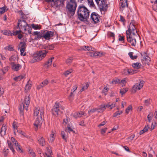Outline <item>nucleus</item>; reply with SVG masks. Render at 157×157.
Masks as SVG:
<instances>
[{
  "instance_id": "obj_3",
  "label": "nucleus",
  "mask_w": 157,
  "mask_h": 157,
  "mask_svg": "<svg viewBox=\"0 0 157 157\" xmlns=\"http://www.w3.org/2000/svg\"><path fill=\"white\" fill-rule=\"evenodd\" d=\"M60 109H63V107H61L60 104L59 103H56L53 109H52V114L56 117L62 113Z\"/></svg>"
},
{
  "instance_id": "obj_61",
  "label": "nucleus",
  "mask_w": 157,
  "mask_h": 157,
  "mask_svg": "<svg viewBox=\"0 0 157 157\" xmlns=\"http://www.w3.org/2000/svg\"><path fill=\"white\" fill-rule=\"evenodd\" d=\"M111 83L113 84H116L117 83H120V80L118 79H117L111 82Z\"/></svg>"
},
{
  "instance_id": "obj_49",
  "label": "nucleus",
  "mask_w": 157,
  "mask_h": 157,
  "mask_svg": "<svg viewBox=\"0 0 157 157\" xmlns=\"http://www.w3.org/2000/svg\"><path fill=\"white\" fill-rule=\"evenodd\" d=\"M147 118L149 122H150L153 117V114L152 113H150L147 116Z\"/></svg>"
},
{
  "instance_id": "obj_2",
  "label": "nucleus",
  "mask_w": 157,
  "mask_h": 157,
  "mask_svg": "<svg viewBox=\"0 0 157 157\" xmlns=\"http://www.w3.org/2000/svg\"><path fill=\"white\" fill-rule=\"evenodd\" d=\"M18 27L21 29L23 30L24 33L25 34H30L31 32L32 28L29 26L26 21L24 20H19L18 21Z\"/></svg>"
},
{
  "instance_id": "obj_56",
  "label": "nucleus",
  "mask_w": 157,
  "mask_h": 157,
  "mask_svg": "<svg viewBox=\"0 0 157 157\" xmlns=\"http://www.w3.org/2000/svg\"><path fill=\"white\" fill-rule=\"evenodd\" d=\"M72 72V70L70 69L69 70L67 71H66L64 73V74L65 75L67 76L69 75L70 73Z\"/></svg>"
},
{
  "instance_id": "obj_27",
  "label": "nucleus",
  "mask_w": 157,
  "mask_h": 157,
  "mask_svg": "<svg viewBox=\"0 0 157 157\" xmlns=\"http://www.w3.org/2000/svg\"><path fill=\"white\" fill-rule=\"evenodd\" d=\"M22 30H20L19 31H16L14 33V35H18L17 37L18 38L20 39H21L23 37V35L21 34L20 33L21 32Z\"/></svg>"
},
{
  "instance_id": "obj_44",
  "label": "nucleus",
  "mask_w": 157,
  "mask_h": 157,
  "mask_svg": "<svg viewBox=\"0 0 157 157\" xmlns=\"http://www.w3.org/2000/svg\"><path fill=\"white\" fill-rule=\"evenodd\" d=\"M151 100L150 99H147L144 101V103L146 106H149L151 104Z\"/></svg>"
},
{
  "instance_id": "obj_47",
  "label": "nucleus",
  "mask_w": 157,
  "mask_h": 157,
  "mask_svg": "<svg viewBox=\"0 0 157 157\" xmlns=\"http://www.w3.org/2000/svg\"><path fill=\"white\" fill-rule=\"evenodd\" d=\"M6 11L5 7H3L0 8V14L4 13Z\"/></svg>"
},
{
  "instance_id": "obj_25",
  "label": "nucleus",
  "mask_w": 157,
  "mask_h": 157,
  "mask_svg": "<svg viewBox=\"0 0 157 157\" xmlns=\"http://www.w3.org/2000/svg\"><path fill=\"white\" fill-rule=\"evenodd\" d=\"M32 86V84L31 82L29 81H28L25 87V92H27L30 90Z\"/></svg>"
},
{
  "instance_id": "obj_9",
  "label": "nucleus",
  "mask_w": 157,
  "mask_h": 157,
  "mask_svg": "<svg viewBox=\"0 0 157 157\" xmlns=\"http://www.w3.org/2000/svg\"><path fill=\"white\" fill-rule=\"evenodd\" d=\"M126 37L127 41L129 42L132 46H135L136 44V40L135 38L136 36H134L132 34H126Z\"/></svg>"
},
{
  "instance_id": "obj_11",
  "label": "nucleus",
  "mask_w": 157,
  "mask_h": 157,
  "mask_svg": "<svg viewBox=\"0 0 157 157\" xmlns=\"http://www.w3.org/2000/svg\"><path fill=\"white\" fill-rule=\"evenodd\" d=\"M54 35L53 32L48 31L43 33V38L46 40H49Z\"/></svg>"
},
{
  "instance_id": "obj_42",
  "label": "nucleus",
  "mask_w": 157,
  "mask_h": 157,
  "mask_svg": "<svg viewBox=\"0 0 157 157\" xmlns=\"http://www.w3.org/2000/svg\"><path fill=\"white\" fill-rule=\"evenodd\" d=\"M122 111H118L115 113L113 114V117H116L117 116L121 114L122 113Z\"/></svg>"
},
{
  "instance_id": "obj_48",
  "label": "nucleus",
  "mask_w": 157,
  "mask_h": 157,
  "mask_svg": "<svg viewBox=\"0 0 157 157\" xmlns=\"http://www.w3.org/2000/svg\"><path fill=\"white\" fill-rule=\"evenodd\" d=\"M23 76L22 75H20L14 78V79L16 81H20L23 79Z\"/></svg>"
},
{
  "instance_id": "obj_5",
  "label": "nucleus",
  "mask_w": 157,
  "mask_h": 157,
  "mask_svg": "<svg viewBox=\"0 0 157 157\" xmlns=\"http://www.w3.org/2000/svg\"><path fill=\"white\" fill-rule=\"evenodd\" d=\"M77 7L75 0H70L67 5V8L68 11L75 12Z\"/></svg>"
},
{
  "instance_id": "obj_64",
  "label": "nucleus",
  "mask_w": 157,
  "mask_h": 157,
  "mask_svg": "<svg viewBox=\"0 0 157 157\" xmlns=\"http://www.w3.org/2000/svg\"><path fill=\"white\" fill-rule=\"evenodd\" d=\"M77 88L78 86L77 85H75L73 86V88L71 89V91L75 93L76 90L77 89Z\"/></svg>"
},
{
  "instance_id": "obj_14",
  "label": "nucleus",
  "mask_w": 157,
  "mask_h": 157,
  "mask_svg": "<svg viewBox=\"0 0 157 157\" xmlns=\"http://www.w3.org/2000/svg\"><path fill=\"white\" fill-rule=\"evenodd\" d=\"M120 9L123 10L125 7H127V0H120L119 2Z\"/></svg>"
},
{
  "instance_id": "obj_63",
  "label": "nucleus",
  "mask_w": 157,
  "mask_h": 157,
  "mask_svg": "<svg viewBox=\"0 0 157 157\" xmlns=\"http://www.w3.org/2000/svg\"><path fill=\"white\" fill-rule=\"evenodd\" d=\"M102 106L104 107L105 109L106 108L109 107V103L108 104H102Z\"/></svg>"
},
{
  "instance_id": "obj_58",
  "label": "nucleus",
  "mask_w": 157,
  "mask_h": 157,
  "mask_svg": "<svg viewBox=\"0 0 157 157\" xmlns=\"http://www.w3.org/2000/svg\"><path fill=\"white\" fill-rule=\"evenodd\" d=\"M108 89L107 87H105L102 90V92L105 95H106V93L108 91Z\"/></svg>"
},
{
  "instance_id": "obj_1",
  "label": "nucleus",
  "mask_w": 157,
  "mask_h": 157,
  "mask_svg": "<svg viewBox=\"0 0 157 157\" xmlns=\"http://www.w3.org/2000/svg\"><path fill=\"white\" fill-rule=\"evenodd\" d=\"M78 18L80 21H85L89 17L90 12L84 6H79L78 8Z\"/></svg>"
},
{
  "instance_id": "obj_62",
  "label": "nucleus",
  "mask_w": 157,
  "mask_h": 157,
  "mask_svg": "<svg viewBox=\"0 0 157 157\" xmlns=\"http://www.w3.org/2000/svg\"><path fill=\"white\" fill-rule=\"evenodd\" d=\"M72 58L70 57L66 60V62L67 64H69L72 62Z\"/></svg>"
},
{
  "instance_id": "obj_4",
  "label": "nucleus",
  "mask_w": 157,
  "mask_h": 157,
  "mask_svg": "<svg viewBox=\"0 0 157 157\" xmlns=\"http://www.w3.org/2000/svg\"><path fill=\"white\" fill-rule=\"evenodd\" d=\"M48 52V51L45 50L40 51L34 55L33 59L36 61L41 60L46 56Z\"/></svg>"
},
{
  "instance_id": "obj_19",
  "label": "nucleus",
  "mask_w": 157,
  "mask_h": 157,
  "mask_svg": "<svg viewBox=\"0 0 157 157\" xmlns=\"http://www.w3.org/2000/svg\"><path fill=\"white\" fill-rule=\"evenodd\" d=\"M94 48H92L90 46H83L80 47V48L78 49V50H84L86 51V50L90 52L91 51H93Z\"/></svg>"
},
{
  "instance_id": "obj_10",
  "label": "nucleus",
  "mask_w": 157,
  "mask_h": 157,
  "mask_svg": "<svg viewBox=\"0 0 157 157\" xmlns=\"http://www.w3.org/2000/svg\"><path fill=\"white\" fill-rule=\"evenodd\" d=\"M144 82L143 81H140L138 83L136 84L132 87V92L135 93L137 90H140L143 86Z\"/></svg>"
},
{
  "instance_id": "obj_26",
  "label": "nucleus",
  "mask_w": 157,
  "mask_h": 157,
  "mask_svg": "<svg viewBox=\"0 0 157 157\" xmlns=\"http://www.w3.org/2000/svg\"><path fill=\"white\" fill-rule=\"evenodd\" d=\"M54 58L53 57H52L49 59L48 61L45 64V67H48L50 66L53 60L54 59Z\"/></svg>"
},
{
  "instance_id": "obj_35",
  "label": "nucleus",
  "mask_w": 157,
  "mask_h": 157,
  "mask_svg": "<svg viewBox=\"0 0 157 157\" xmlns=\"http://www.w3.org/2000/svg\"><path fill=\"white\" fill-rule=\"evenodd\" d=\"M102 106V105H101L98 108H97V111L98 113H102L105 111L104 107Z\"/></svg>"
},
{
  "instance_id": "obj_23",
  "label": "nucleus",
  "mask_w": 157,
  "mask_h": 157,
  "mask_svg": "<svg viewBox=\"0 0 157 157\" xmlns=\"http://www.w3.org/2000/svg\"><path fill=\"white\" fill-rule=\"evenodd\" d=\"M61 135L62 138L67 142V139L68 137V134L66 131H62L61 133Z\"/></svg>"
},
{
  "instance_id": "obj_45",
  "label": "nucleus",
  "mask_w": 157,
  "mask_h": 157,
  "mask_svg": "<svg viewBox=\"0 0 157 157\" xmlns=\"http://www.w3.org/2000/svg\"><path fill=\"white\" fill-rule=\"evenodd\" d=\"M102 53L101 52H94V55L93 57H96L97 56L100 57L101 56Z\"/></svg>"
},
{
  "instance_id": "obj_15",
  "label": "nucleus",
  "mask_w": 157,
  "mask_h": 157,
  "mask_svg": "<svg viewBox=\"0 0 157 157\" xmlns=\"http://www.w3.org/2000/svg\"><path fill=\"white\" fill-rule=\"evenodd\" d=\"M25 44L24 43H21L20 45L21 47L20 50L21 52V55L23 56H25L26 53L25 52V49L26 48Z\"/></svg>"
},
{
  "instance_id": "obj_40",
  "label": "nucleus",
  "mask_w": 157,
  "mask_h": 157,
  "mask_svg": "<svg viewBox=\"0 0 157 157\" xmlns=\"http://www.w3.org/2000/svg\"><path fill=\"white\" fill-rule=\"evenodd\" d=\"M8 146L10 147V150L13 152V154H14V153L15 152V151L14 150V149L13 148V145H12V144L11 143V142H9V141H8Z\"/></svg>"
},
{
  "instance_id": "obj_55",
  "label": "nucleus",
  "mask_w": 157,
  "mask_h": 157,
  "mask_svg": "<svg viewBox=\"0 0 157 157\" xmlns=\"http://www.w3.org/2000/svg\"><path fill=\"white\" fill-rule=\"evenodd\" d=\"M96 111H97V108H93L89 110L88 113L89 114H90V113H93Z\"/></svg>"
},
{
  "instance_id": "obj_60",
  "label": "nucleus",
  "mask_w": 157,
  "mask_h": 157,
  "mask_svg": "<svg viewBox=\"0 0 157 157\" xmlns=\"http://www.w3.org/2000/svg\"><path fill=\"white\" fill-rule=\"evenodd\" d=\"M19 109L21 111H22L23 109L26 110V109L25 108L24 105L23 104L20 106Z\"/></svg>"
},
{
  "instance_id": "obj_30",
  "label": "nucleus",
  "mask_w": 157,
  "mask_h": 157,
  "mask_svg": "<svg viewBox=\"0 0 157 157\" xmlns=\"http://www.w3.org/2000/svg\"><path fill=\"white\" fill-rule=\"evenodd\" d=\"M39 143L41 145L43 146L45 144V142L44 139L43 137H41L38 140Z\"/></svg>"
},
{
  "instance_id": "obj_32",
  "label": "nucleus",
  "mask_w": 157,
  "mask_h": 157,
  "mask_svg": "<svg viewBox=\"0 0 157 157\" xmlns=\"http://www.w3.org/2000/svg\"><path fill=\"white\" fill-rule=\"evenodd\" d=\"M132 66L134 68L139 69L140 67L141 64L140 63H136L132 64Z\"/></svg>"
},
{
  "instance_id": "obj_33",
  "label": "nucleus",
  "mask_w": 157,
  "mask_h": 157,
  "mask_svg": "<svg viewBox=\"0 0 157 157\" xmlns=\"http://www.w3.org/2000/svg\"><path fill=\"white\" fill-rule=\"evenodd\" d=\"M54 135L55 133L52 131L51 134L50 135V138L49 140V141L50 142L52 143L55 140Z\"/></svg>"
},
{
  "instance_id": "obj_12",
  "label": "nucleus",
  "mask_w": 157,
  "mask_h": 157,
  "mask_svg": "<svg viewBox=\"0 0 157 157\" xmlns=\"http://www.w3.org/2000/svg\"><path fill=\"white\" fill-rule=\"evenodd\" d=\"M29 95L28 96H26L24 101L23 102V104L24 105L25 108L26 109V110H27L28 108L30 102V98Z\"/></svg>"
},
{
  "instance_id": "obj_7",
  "label": "nucleus",
  "mask_w": 157,
  "mask_h": 157,
  "mask_svg": "<svg viewBox=\"0 0 157 157\" xmlns=\"http://www.w3.org/2000/svg\"><path fill=\"white\" fill-rule=\"evenodd\" d=\"M39 117H37L34 124V125L37 128L41 125L42 121V117H43V110L42 109L40 111Z\"/></svg>"
},
{
  "instance_id": "obj_29",
  "label": "nucleus",
  "mask_w": 157,
  "mask_h": 157,
  "mask_svg": "<svg viewBox=\"0 0 157 157\" xmlns=\"http://www.w3.org/2000/svg\"><path fill=\"white\" fill-rule=\"evenodd\" d=\"M28 152L30 155L33 157H35L36 155L35 152H34L33 149L30 147H29L28 149Z\"/></svg>"
},
{
  "instance_id": "obj_51",
  "label": "nucleus",
  "mask_w": 157,
  "mask_h": 157,
  "mask_svg": "<svg viewBox=\"0 0 157 157\" xmlns=\"http://www.w3.org/2000/svg\"><path fill=\"white\" fill-rule=\"evenodd\" d=\"M132 109V106L131 105H130L128 106V107L126 109L125 112L127 113L128 114L130 110H131Z\"/></svg>"
},
{
  "instance_id": "obj_20",
  "label": "nucleus",
  "mask_w": 157,
  "mask_h": 157,
  "mask_svg": "<svg viewBox=\"0 0 157 157\" xmlns=\"http://www.w3.org/2000/svg\"><path fill=\"white\" fill-rule=\"evenodd\" d=\"M7 127L4 124H3L0 131V133L2 136H4L6 134V131Z\"/></svg>"
},
{
  "instance_id": "obj_31",
  "label": "nucleus",
  "mask_w": 157,
  "mask_h": 157,
  "mask_svg": "<svg viewBox=\"0 0 157 157\" xmlns=\"http://www.w3.org/2000/svg\"><path fill=\"white\" fill-rule=\"evenodd\" d=\"M149 128V127L148 125H147V126H145L143 129L140 132V134H142L144 132H147Z\"/></svg>"
},
{
  "instance_id": "obj_22",
  "label": "nucleus",
  "mask_w": 157,
  "mask_h": 157,
  "mask_svg": "<svg viewBox=\"0 0 157 157\" xmlns=\"http://www.w3.org/2000/svg\"><path fill=\"white\" fill-rule=\"evenodd\" d=\"M13 140H14V141H13V144L15 145V146L17 147V151H21V152H22V151L21 150L20 146L18 144L16 140L14 138H12V141H13Z\"/></svg>"
},
{
  "instance_id": "obj_41",
  "label": "nucleus",
  "mask_w": 157,
  "mask_h": 157,
  "mask_svg": "<svg viewBox=\"0 0 157 157\" xmlns=\"http://www.w3.org/2000/svg\"><path fill=\"white\" fill-rule=\"evenodd\" d=\"M136 70L132 69H128V75H132L136 72Z\"/></svg>"
},
{
  "instance_id": "obj_34",
  "label": "nucleus",
  "mask_w": 157,
  "mask_h": 157,
  "mask_svg": "<svg viewBox=\"0 0 157 157\" xmlns=\"http://www.w3.org/2000/svg\"><path fill=\"white\" fill-rule=\"evenodd\" d=\"M10 61V64H12V63H15L14 62L17 60V57L15 56H11L9 59Z\"/></svg>"
},
{
  "instance_id": "obj_43",
  "label": "nucleus",
  "mask_w": 157,
  "mask_h": 157,
  "mask_svg": "<svg viewBox=\"0 0 157 157\" xmlns=\"http://www.w3.org/2000/svg\"><path fill=\"white\" fill-rule=\"evenodd\" d=\"M2 32L3 34L5 35H10V31L6 30L2 31Z\"/></svg>"
},
{
  "instance_id": "obj_37",
  "label": "nucleus",
  "mask_w": 157,
  "mask_h": 157,
  "mask_svg": "<svg viewBox=\"0 0 157 157\" xmlns=\"http://www.w3.org/2000/svg\"><path fill=\"white\" fill-rule=\"evenodd\" d=\"M89 6L91 7H94L95 5L93 0H87Z\"/></svg>"
},
{
  "instance_id": "obj_28",
  "label": "nucleus",
  "mask_w": 157,
  "mask_h": 157,
  "mask_svg": "<svg viewBox=\"0 0 157 157\" xmlns=\"http://www.w3.org/2000/svg\"><path fill=\"white\" fill-rule=\"evenodd\" d=\"M89 86L88 83L87 82L86 83L84 84L83 85L82 89L80 90L79 92L81 93L83 91L87 89Z\"/></svg>"
},
{
  "instance_id": "obj_18",
  "label": "nucleus",
  "mask_w": 157,
  "mask_h": 157,
  "mask_svg": "<svg viewBox=\"0 0 157 157\" xmlns=\"http://www.w3.org/2000/svg\"><path fill=\"white\" fill-rule=\"evenodd\" d=\"M13 70L15 71H17L21 68V66L19 64H16L15 63H12L11 65Z\"/></svg>"
},
{
  "instance_id": "obj_59",
  "label": "nucleus",
  "mask_w": 157,
  "mask_h": 157,
  "mask_svg": "<svg viewBox=\"0 0 157 157\" xmlns=\"http://www.w3.org/2000/svg\"><path fill=\"white\" fill-rule=\"evenodd\" d=\"M122 74L124 75H128V69H124L122 72Z\"/></svg>"
},
{
  "instance_id": "obj_17",
  "label": "nucleus",
  "mask_w": 157,
  "mask_h": 157,
  "mask_svg": "<svg viewBox=\"0 0 157 157\" xmlns=\"http://www.w3.org/2000/svg\"><path fill=\"white\" fill-rule=\"evenodd\" d=\"M33 35L35 36V39L36 40L41 38H43V33L40 32L36 31L33 33Z\"/></svg>"
},
{
  "instance_id": "obj_8",
  "label": "nucleus",
  "mask_w": 157,
  "mask_h": 157,
  "mask_svg": "<svg viewBox=\"0 0 157 157\" xmlns=\"http://www.w3.org/2000/svg\"><path fill=\"white\" fill-rule=\"evenodd\" d=\"M105 1V0H100L96 2L101 11H105L107 9L108 6Z\"/></svg>"
},
{
  "instance_id": "obj_52",
  "label": "nucleus",
  "mask_w": 157,
  "mask_h": 157,
  "mask_svg": "<svg viewBox=\"0 0 157 157\" xmlns=\"http://www.w3.org/2000/svg\"><path fill=\"white\" fill-rule=\"evenodd\" d=\"M94 50L93 51H91L90 52H89L87 53V55L89 56L93 57L94 55Z\"/></svg>"
},
{
  "instance_id": "obj_24",
  "label": "nucleus",
  "mask_w": 157,
  "mask_h": 157,
  "mask_svg": "<svg viewBox=\"0 0 157 157\" xmlns=\"http://www.w3.org/2000/svg\"><path fill=\"white\" fill-rule=\"evenodd\" d=\"M13 128L14 130V133L16 135V132H18V130L17 129L18 125L17 123L15 121H13Z\"/></svg>"
},
{
  "instance_id": "obj_50",
  "label": "nucleus",
  "mask_w": 157,
  "mask_h": 157,
  "mask_svg": "<svg viewBox=\"0 0 157 157\" xmlns=\"http://www.w3.org/2000/svg\"><path fill=\"white\" fill-rule=\"evenodd\" d=\"M127 91L128 90L127 89L124 88L120 90V93L121 95H123L127 92Z\"/></svg>"
},
{
  "instance_id": "obj_54",
  "label": "nucleus",
  "mask_w": 157,
  "mask_h": 157,
  "mask_svg": "<svg viewBox=\"0 0 157 157\" xmlns=\"http://www.w3.org/2000/svg\"><path fill=\"white\" fill-rule=\"evenodd\" d=\"M32 26L33 28L35 29H40V27L37 25H35L34 24H32Z\"/></svg>"
},
{
  "instance_id": "obj_46",
  "label": "nucleus",
  "mask_w": 157,
  "mask_h": 157,
  "mask_svg": "<svg viewBox=\"0 0 157 157\" xmlns=\"http://www.w3.org/2000/svg\"><path fill=\"white\" fill-rule=\"evenodd\" d=\"M49 83V81L47 80L46 79L44 80L43 82H42L41 83V85L43 86L44 87V86H45L46 85H47L48 83Z\"/></svg>"
},
{
  "instance_id": "obj_16",
  "label": "nucleus",
  "mask_w": 157,
  "mask_h": 157,
  "mask_svg": "<svg viewBox=\"0 0 157 157\" xmlns=\"http://www.w3.org/2000/svg\"><path fill=\"white\" fill-rule=\"evenodd\" d=\"M43 109V113H44V109L43 107H41L40 108L38 107H36L34 109V116L39 117V114H40L41 110Z\"/></svg>"
},
{
  "instance_id": "obj_36",
  "label": "nucleus",
  "mask_w": 157,
  "mask_h": 157,
  "mask_svg": "<svg viewBox=\"0 0 157 157\" xmlns=\"http://www.w3.org/2000/svg\"><path fill=\"white\" fill-rule=\"evenodd\" d=\"M54 48L53 44H51L45 46L44 47V48L45 49L53 50Z\"/></svg>"
},
{
  "instance_id": "obj_39",
  "label": "nucleus",
  "mask_w": 157,
  "mask_h": 157,
  "mask_svg": "<svg viewBox=\"0 0 157 157\" xmlns=\"http://www.w3.org/2000/svg\"><path fill=\"white\" fill-rule=\"evenodd\" d=\"M13 47L11 45H9L5 47L4 49L6 50L13 51L14 50Z\"/></svg>"
},
{
  "instance_id": "obj_21",
  "label": "nucleus",
  "mask_w": 157,
  "mask_h": 157,
  "mask_svg": "<svg viewBox=\"0 0 157 157\" xmlns=\"http://www.w3.org/2000/svg\"><path fill=\"white\" fill-rule=\"evenodd\" d=\"M84 114V113L82 111L77 112L72 114L73 117L75 118H77L81 117L82 115Z\"/></svg>"
},
{
  "instance_id": "obj_6",
  "label": "nucleus",
  "mask_w": 157,
  "mask_h": 157,
  "mask_svg": "<svg viewBox=\"0 0 157 157\" xmlns=\"http://www.w3.org/2000/svg\"><path fill=\"white\" fill-rule=\"evenodd\" d=\"M126 34H132L133 35L137 36L138 34L135 25L132 22L130 23L128 30L126 31Z\"/></svg>"
},
{
  "instance_id": "obj_53",
  "label": "nucleus",
  "mask_w": 157,
  "mask_h": 157,
  "mask_svg": "<svg viewBox=\"0 0 157 157\" xmlns=\"http://www.w3.org/2000/svg\"><path fill=\"white\" fill-rule=\"evenodd\" d=\"M67 130H68V132L69 133L71 132H72L73 133L75 132L72 129L70 125H69V124L67 126Z\"/></svg>"
},
{
  "instance_id": "obj_13",
  "label": "nucleus",
  "mask_w": 157,
  "mask_h": 157,
  "mask_svg": "<svg viewBox=\"0 0 157 157\" xmlns=\"http://www.w3.org/2000/svg\"><path fill=\"white\" fill-rule=\"evenodd\" d=\"M91 19L92 22L94 23H98L99 20L98 18V15L95 12L92 13L91 15Z\"/></svg>"
},
{
  "instance_id": "obj_38",
  "label": "nucleus",
  "mask_w": 157,
  "mask_h": 157,
  "mask_svg": "<svg viewBox=\"0 0 157 157\" xmlns=\"http://www.w3.org/2000/svg\"><path fill=\"white\" fill-rule=\"evenodd\" d=\"M47 149V151H46V152L45 153V154L44 155H45L46 156L45 153L47 152L48 153V154H49V155L51 156L52 155V150L50 149V148L49 147H48L46 148Z\"/></svg>"
},
{
  "instance_id": "obj_57",
  "label": "nucleus",
  "mask_w": 157,
  "mask_h": 157,
  "mask_svg": "<svg viewBox=\"0 0 157 157\" xmlns=\"http://www.w3.org/2000/svg\"><path fill=\"white\" fill-rule=\"evenodd\" d=\"M37 151L38 153L40 155L41 157H44L43 155V154L44 155V154H41V153L42 152V150L40 148H38L37 149Z\"/></svg>"
}]
</instances>
